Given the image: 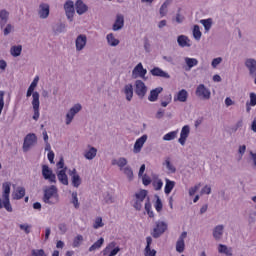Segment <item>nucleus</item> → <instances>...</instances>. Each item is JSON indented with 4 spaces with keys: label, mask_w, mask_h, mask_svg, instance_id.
Wrapping results in <instances>:
<instances>
[{
    "label": "nucleus",
    "mask_w": 256,
    "mask_h": 256,
    "mask_svg": "<svg viewBox=\"0 0 256 256\" xmlns=\"http://www.w3.org/2000/svg\"><path fill=\"white\" fill-rule=\"evenodd\" d=\"M37 83H39V76H36L30 86L28 87L26 97H31L33 98V93H35V88L37 87Z\"/></svg>",
    "instance_id": "29"
},
{
    "label": "nucleus",
    "mask_w": 256,
    "mask_h": 256,
    "mask_svg": "<svg viewBox=\"0 0 256 256\" xmlns=\"http://www.w3.org/2000/svg\"><path fill=\"white\" fill-rule=\"evenodd\" d=\"M165 181L166 184L164 188V193L166 195H169V193H171V191H173V189L175 188V181L169 180V178H166Z\"/></svg>",
    "instance_id": "33"
},
{
    "label": "nucleus",
    "mask_w": 256,
    "mask_h": 256,
    "mask_svg": "<svg viewBox=\"0 0 256 256\" xmlns=\"http://www.w3.org/2000/svg\"><path fill=\"white\" fill-rule=\"evenodd\" d=\"M104 243H105V239L101 237L92 246H90L89 251L93 252V251H97V249H101Z\"/></svg>",
    "instance_id": "35"
},
{
    "label": "nucleus",
    "mask_w": 256,
    "mask_h": 256,
    "mask_svg": "<svg viewBox=\"0 0 256 256\" xmlns=\"http://www.w3.org/2000/svg\"><path fill=\"white\" fill-rule=\"evenodd\" d=\"M157 255V251L155 249L149 248V250H147V248H145V256H156Z\"/></svg>",
    "instance_id": "63"
},
{
    "label": "nucleus",
    "mask_w": 256,
    "mask_h": 256,
    "mask_svg": "<svg viewBox=\"0 0 256 256\" xmlns=\"http://www.w3.org/2000/svg\"><path fill=\"white\" fill-rule=\"evenodd\" d=\"M128 161H127V158L125 157H120L118 159V167L120 169V171H123V169L126 167Z\"/></svg>",
    "instance_id": "48"
},
{
    "label": "nucleus",
    "mask_w": 256,
    "mask_h": 256,
    "mask_svg": "<svg viewBox=\"0 0 256 256\" xmlns=\"http://www.w3.org/2000/svg\"><path fill=\"white\" fill-rule=\"evenodd\" d=\"M201 25H203L205 31H210L213 25V20L211 18L200 20Z\"/></svg>",
    "instance_id": "37"
},
{
    "label": "nucleus",
    "mask_w": 256,
    "mask_h": 256,
    "mask_svg": "<svg viewBox=\"0 0 256 256\" xmlns=\"http://www.w3.org/2000/svg\"><path fill=\"white\" fill-rule=\"evenodd\" d=\"M176 251L178 253H183V251H185V240H177Z\"/></svg>",
    "instance_id": "44"
},
{
    "label": "nucleus",
    "mask_w": 256,
    "mask_h": 256,
    "mask_svg": "<svg viewBox=\"0 0 256 256\" xmlns=\"http://www.w3.org/2000/svg\"><path fill=\"white\" fill-rule=\"evenodd\" d=\"M225 229V226L223 225H217L213 229V237L216 241H220L221 237H223V231Z\"/></svg>",
    "instance_id": "27"
},
{
    "label": "nucleus",
    "mask_w": 256,
    "mask_h": 256,
    "mask_svg": "<svg viewBox=\"0 0 256 256\" xmlns=\"http://www.w3.org/2000/svg\"><path fill=\"white\" fill-rule=\"evenodd\" d=\"M145 211L147 212L148 217H150V218L155 217V214L151 210V201H149V198L145 202Z\"/></svg>",
    "instance_id": "43"
},
{
    "label": "nucleus",
    "mask_w": 256,
    "mask_h": 256,
    "mask_svg": "<svg viewBox=\"0 0 256 256\" xmlns=\"http://www.w3.org/2000/svg\"><path fill=\"white\" fill-rule=\"evenodd\" d=\"M84 157L85 159H88V161L95 159V157H97V148L90 147V149L85 152Z\"/></svg>",
    "instance_id": "32"
},
{
    "label": "nucleus",
    "mask_w": 256,
    "mask_h": 256,
    "mask_svg": "<svg viewBox=\"0 0 256 256\" xmlns=\"http://www.w3.org/2000/svg\"><path fill=\"white\" fill-rule=\"evenodd\" d=\"M76 51H83L87 45V35L80 34L75 40Z\"/></svg>",
    "instance_id": "13"
},
{
    "label": "nucleus",
    "mask_w": 256,
    "mask_h": 256,
    "mask_svg": "<svg viewBox=\"0 0 256 256\" xmlns=\"http://www.w3.org/2000/svg\"><path fill=\"white\" fill-rule=\"evenodd\" d=\"M241 127H243V120H239V121L236 123L235 126H232V127L230 128L229 133H230V134H231V133H237V131H238L239 129H241Z\"/></svg>",
    "instance_id": "47"
},
{
    "label": "nucleus",
    "mask_w": 256,
    "mask_h": 256,
    "mask_svg": "<svg viewBox=\"0 0 256 256\" xmlns=\"http://www.w3.org/2000/svg\"><path fill=\"white\" fill-rule=\"evenodd\" d=\"M156 202L154 204V207L158 213H161L163 211V202L161 201V198L159 195H155Z\"/></svg>",
    "instance_id": "38"
},
{
    "label": "nucleus",
    "mask_w": 256,
    "mask_h": 256,
    "mask_svg": "<svg viewBox=\"0 0 256 256\" xmlns=\"http://www.w3.org/2000/svg\"><path fill=\"white\" fill-rule=\"evenodd\" d=\"M147 134L142 135L138 138L134 144V153H141V149H143V145L147 142Z\"/></svg>",
    "instance_id": "20"
},
{
    "label": "nucleus",
    "mask_w": 256,
    "mask_h": 256,
    "mask_svg": "<svg viewBox=\"0 0 256 256\" xmlns=\"http://www.w3.org/2000/svg\"><path fill=\"white\" fill-rule=\"evenodd\" d=\"M35 144H37V135L35 133L27 134L24 138L23 152L27 153Z\"/></svg>",
    "instance_id": "5"
},
{
    "label": "nucleus",
    "mask_w": 256,
    "mask_h": 256,
    "mask_svg": "<svg viewBox=\"0 0 256 256\" xmlns=\"http://www.w3.org/2000/svg\"><path fill=\"white\" fill-rule=\"evenodd\" d=\"M56 176L59 183H61L62 185H69V177L67 176V166H65V168L62 170H57Z\"/></svg>",
    "instance_id": "14"
},
{
    "label": "nucleus",
    "mask_w": 256,
    "mask_h": 256,
    "mask_svg": "<svg viewBox=\"0 0 256 256\" xmlns=\"http://www.w3.org/2000/svg\"><path fill=\"white\" fill-rule=\"evenodd\" d=\"M105 224H103V218H101V217H98V218H96V220H95V223H94V225H93V228L94 229H99L100 227H103Z\"/></svg>",
    "instance_id": "56"
},
{
    "label": "nucleus",
    "mask_w": 256,
    "mask_h": 256,
    "mask_svg": "<svg viewBox=\"0 0 256 256\" xmlns=\"http://www.w3.org/2000/svg\"><path fill=\"white\" fill-rule=\"evenodd\" d=\"M21 51H23V46H12L10 49V54L12 55V57H19L21 55Z\"/></svg>",
    "instance_id": "36"
},
{
    "label": "nucleus",
    "mask_w": 256,
    "mask_h": 256,
    "mask_svg": "<svg viewBox=\"0 0 256 256\" xmlns=\"http://www.w3.org/2000/svg\"><path fill=\"white\" fill-rule=\"evenodd\" d=\"M245 67L249 71V75H254L256 73V60L253 58H247L244 62Z\"/></svg>",
    "instance_id": "22"
},
{
    "label": "nucleus",
    "mask_w": 256,
    "mask_h": 256,
    "mask_svg": "<svg viewBox=\"0 0 256 256\" xmlns=\"http://www.w3.org/2000/svg\"><path fill=\"white\" fill-rule=\"evenodd\" d=\"M107 43L110 45V47H117L119 45V39H116V37L113 35V33H110L106 36Z\"/></svg>",
    "instance_id": "34"
},
{
    "label": "nucleus",
    "mask_w": 256,
    "mask_h": 256,
    "mask_svg": "<svg viewBox=\"0 0 256 256\" xmlns=\"http://www.w3.org/2000/svg\"><path fill=\"white\" fill-rule=\"evenodd\" d=\"M75 9V2L72 0H67L64 3L65 15L70 23H73V18L75 17Z\"/></svg>",
    "instance_id": "3"
},
{
    "label": "nucleus",
    "mask_w": 256,
    "mask_h": 256,
    "mask_svg": "<svg viewBox=\"0 0 256 256\" xmlns=\"http://www.w3.org/2000/svg\"><path fill=\"white\" fill-rule=\"evenodd\" d=\"M184 61L186 63V66H184L185 71H191L192 67H197V65H199V60H197V58L185 57Z\"/></svg>",
    "instance_id": "23"
},
{
    "label": "nucleus",
    "mask_w": 256,
    "mask_h": 256,
    "mask_svg": "<svg viewBox=\"0 0 256 256\" xmlns=\"http://www.w3.org/2000/svg\"><path fill=\"white\" fill-rule=\"evenodd\" d=\"M124 175H126L128 181H131L133 179V169L131 166H126L124 169H122Z\"/></svg>",
    "instance_id": "40"
},
{
    "label": "nucleus",
    "mask_w": 256,
    "mask_h": 256,
    "mask_svg": "<svg viewBox=\"0 0 256 256\" xmlns=\"http://www.w3.org/2000/svg\"><path fill=\"white\" fill-rule=\"evenodd\" d=\"M177 131H172L163 136V141H173L177 139Z\"/></svg>",
    "instance_id": "41"
},
{
    "label": "nucleus",
    "mask_w": 256,
    "mask_h": 256,
    "mask_svg": "<svg viewBox=\"0 0 256 256\" xmlns=\"http://www.w3.org/2000/svg\"><path fill=\"white\" fill-rule=\"evenodd\" d=\"M189 133H191V128L189 127V125L183 126L180 132V138L178 139V142L180 143V145L182 146L185 145V142L189 137Z\"/></svg>",
    "instance_id": "18"
},
{
    "label": "nucleus",
    "mask_w": 256,
    "mask_h": 256,
    "mask_svg": "<svg viewBox=\"0 0 256 256\" xmlns=\"http://www.w3.org/2000/svg\"><path fill=\"white\" fill-rule=\"evenodd\" d=\"M103 197L104 202L108 205H111V203H113V196L109 192L104 193Z\"/></svg>",
    "instance_id": "54"
},
{
    "label": "nucleus",
    "mask_w": 256,
    "mask_h": 256,
    "mask_svg": "<svg viewBox=\"0 0 256 256\" xmlns=\"http://www.w3.org/2000/svg\"><path fill=\"white\" fill-rule=\"evenodd\" d=\"M196 96L200 99L209 100L211 99V90L206 88L204 84H199L196 88Z\"/></svg>",
    "instance_id": "11"
},
{
    "label": "nucleus",
    "mask_w": 256,
    "mask_h": 256,
    "mask_svg": "<svg viewBox=\"0 0 256 256\" xmlns=\"http://www.w3.org/2000/svg\"><path fill=\"white\" fill-rule=\"evenodd\" d=\"M218 253H223L227 256H233V249L227 247L225 244H219L218 246Z\"/></svg>",
    "instance_id": "31"
},
{
    "label": "nucleus",
    "mask_w": 256,
    "mask_h": 256,
    "mask_svg": "<svg viewBox=\"0 0 256 256\" xmlns=\"http://www.w3.org/2000/svg\"><path fill=\"white\" fill-rule=\"evenodd\" d=\"M7 21H9V11L6 9H2L0 11V27L3 29L5 25H7Z\"/></svg>",
    "instance_id": "26"
},
{
    "label": "nucleus",
    "mask_w": 256,
    "mask_h": 256,
    "mask_svg": "<svg viewBox=\"0 0 256 256\" xmlns=\"http://www.w3.org/2000/svg\"><path fill=\"white\" fill-rule=\"evenodd\" d=\"M55 195H57V186L51 185L46 190H44V197H43L44 203H47L48 205H53V202L51 201V197H54Z\"/></svg>",
    "instance_id": "9"
},
{
    "label": "nucleus",
    "mask_w": 256,
    "mask_h": 256,
    "mask_svg": "<svg viewBox=\"0 0 256 256\" xmlns=\"http://www.w3.org/2000/svg\"><path fill=\"white\" fill-rule=\"evenodd\" d=\"M199 189H201V183L195 185L194 187H191L189 189V195L190 197H193V195H195V193H197V191H199Z\"/></svg>",
    "instance_id": "57"
},
{
    "label": "nucleus",
    "mask_w": 256,
    "mask_h": 256,
    "mask_svg": "<svg viewBox=\"0 0 256 256\" xmlns=\"http://www.w3.org/2000/svg\"><path fill=\"white\" fill-rule=\"evenodd\" d=\"M72 204L75 209H79V198L77 197V192H72Z\"/></svg>",
    "instance_id": "51"
},
{
    "label": "nucleus",
    "mask_w": 256,
    "mask_h": 256,
    "mask_svg": "<svg viewBox=\"0 0 256 256\" xmlns=\"http://www.w3.org/2000/svg\"><path fill=\"white\" fill-rule=\"evenodd\" d=\"M160 15L162 16L167 15V2H164L160 7Z\"/></svg>",
    "instance_id": "62"
},
{
    "label": "nucleus",
    "mask_w": 256,
    "mask_h": 256,
    "mask_svg": "<svg viewBox=\"0 0 256 256\" xmlns=\"http://www.w3.org/2000/svg\"><path fill=\"white\" fill-rule=\"evenodd\" d=\"M119 251H121V248L119 246H117L116 248H114L110 251L108 256H115V255H117V253H119Z\"/></svg>",
    "instance_id": "64"
},
{
    "label": "nucleus",
    "mask_w": 256,
    "mask_h": 256,
    "mask_svg": "<svg viewBox=\"0 0 256 256\" xmlns=\"http://www.w3.org/2000/svg\"><path fill=\"white\" fill-rule=\"evenodd\" d=\"M81 243H83V235H77L73 240V247H81Z\"/></svg>",
    "instance_id": "46"
},
{
    "label": "nucleus",
    "mask_w": 256,
    "mask_h": 256,
    "mask_svg": "<svg viewBox=\"0 0 256 256\" xmlns=\"http://www.w3.org/2000/svg\"><path fill=\"white\" fill-rule=\"evenodd\" d=\"M68 174L71 177L72 185L76 189H79V187L81 186L82 180H81V176L77 174V169L74 168L73 170H69Z\"/></svg>",
    "instance_id": "16"
},
{
    "label": "nucleus",
    "mask_w": 256,
    "mask_h": 256,
    "mask_svg": "<svg viewBox=\"0 0 256 256\" xmlns=\"http://www.w3.org/2000/svg\"><path fill=\"white\" fill-rule=\"evenodd\" d=\"M42 176L49 183H57V175L53 173V170L48 165H42Z\"/></svg>",
    "instance_id": "8"
},
{
    "label": "nucleus",
    "mask_w": 256,
    "mask_h": 256,
    "mask_svg": "<svg viewBox=\"0 0 256 256\" xmlns=\"http://www.w3.org/2000/svg\"><path fill=\"white\" fill-rule=\"evenodd\" d=\"M123 27H125V16L123 14H117L112 29L113 31H121Z\"/></svg>",
    "instance_id": "17"
},
{
    "label": "nucleus",
    "mask_w": 256,
    "mask_h": 256,
    "mask_svg": "<svg viewBox=\"0 0 256 256\" xmlns=\"http://www.w3.org/2000/svg\"><path fill=\"white\" fill-rule=\"evenodd\" d=\"M58 229H59V231H61V233H62L63 235H65V233H67V224H65V223H60V224L58 225Z\"/></svg>",
    "instance_id": "61"
},
{
    "label": "nucleus",
    "mask_w": 256,
    "mask_h": 256,
    "mask_svg": "<svg viewBox=\"0 0 256 256\" xmlns=\"http://www.w3.org/2000/svg\"><path fill=\"white\" fill-rule=\"evenodd\" d=\"M5 91H0V115L3 113V107H5Z\"/></svg>",
    "instance_id": "53"
},
{
    "label": "nucleus",
    "mask_w": 256,
    "mask_h": 256,
    "mask_svg": "<svg viewBox=\"0 0 256 256\" xmlns=\"http://www.w3.org/2000/svg\"><path fill=\"white\" fill-rule=\"evenodd\" d=\"M74 5L76 13H78L79 15H85V13L89 11V7L87 6V4H85V2H83V0H77Z\"/></svg>",
    "instance_id": "21"
},
{
    "label": "nucleus",
    "mask_w": 256,
    "mask_h": 256,
    "mask_svg": "<svg viewBox=\"0 0 256 256\" xmlns=\"http://www.w3.org/2000/svg\"><path fill=\"white\" fill-rule=\"evenodd\" d=\"M165 165H166V169H168V171H169L170 173H176L177 168H175L174 165L171 164V161H170L169 159H167V160L165 161Z\"/></svg>",
    "instance_id": "50"
},
{
    "label": "nucleus",
    "mask_w": 256,
    "mask_h": 256,
    "mask_svg": "<svg viewBox=\"0 0 256 256\" xmlns=\"http://www.w3.org/2000/svg\"><path fill=\"white\" fill-rule=\"evenodd\" d=\"M153 187H154L155 191H161V189L163 188V181L161 179L154 181Z\"/></svg>",
    "instance_id": "52"
},
{
    "label": "nucleus",
    "mask_w": 256,
    "mask_h": 256,
    "mask_svg": "<svg viewBox=\"0 0 256 256\" xmlns=\"http://www.w3.org/2000/svg\"><path fill=\"white\" fill-rule=\"evenodd\" d=\"M31 256H47L43 249H32Z\"/></svg>",
    "instance_id": "49"
},
{
    "label": "nucleus",
    "mask_w": 256,
    "mask_h": 256,
    "mask_svg": "<svg viewBox=\"0 0 256 256\" xmlns=\"http://www.w3.org/2000/svg\"><path fill=\"white\" fill-rule=\"evenodd\" d=\"M23 197H25V189L23 187H18L14 199L19 200L23 199Z\"/></svg>",
    "instance_id": "45"
},
{
    "label": "nucleus",
    "mask_w": 256,
    "mask_h": 256,
    "mask_svg": "<svg viewBox=\"0 0 256 256\" xmlns=\"http://www.w3.org/2000/svg\"><path fill=\"white\" fill-rule=\"evenodd\" d=\"M201 30L199 28V25H194V28H193V37L196 41H201Z\"/></svg>",
    "instance_id": "42"
},
{
    "label": "nucleus",
    "mask_w": 256,
    "mask_h": 256,
    "mask_svg": "<svg viewBox=\"0 0 256 256\" xmlns=\"http://www.w3.org/2000/svg\"><path fill=\"white\" fill-rule=\"evenodd\" d=\"M177 43L179 47H191V40H189V37L185 35L178 36Z\"/></svg>",
    "instance_id": "28"
},
{
    "label": "nucleus",
    "mask_w": 256,
    "mask_h": 256,
    "mask_svg": "<svg viewBox=\"0 0 256 256\" xmlns=\"http://www.w3.org/2000/svg\"><path fill=\"white\" fill-rule=\"evenodd\" d=\"M49 13H51L49 4L41 3L38 8V16L40 19H47L49 17Z\"/></svg>",
    "instance_id": "15"
},
{
    "label": "nucleus",
    "mask_w": 256,
    "mask_h": 256,
    "mask_svg": "<svg viewBox=\"0 0 256 256\" xmlns=\"http://www.w3.org/2000/svg\"><path fill=\"white\" fill-rule=\"evenodd\" d=\"M81 109H83L81 104H75L72 108H70V110L66 114V125H71V122L73 121V119H75V116L77 115V113H79V111H81Z\"/></svg>",
    "instance_id": "10"
},
{
    "label": "nucleus",
    "mask_w": 256,
    "mask_h": 256,
    "mask_svg": "<svg viewBox=\"0 0 256 256\" xmlns=\"http://www.w3.org/2000/svg\"><path fill=\"white\" fill-rule=\"evenodd\" d=\"M151 75L153 77H161L162 79H171V75L164 71L163 69L159 67H154L152 70H150Z\"/></svg>",
    "instance_id": "19"
},
{
    "label": "nucleus",
    "mask_w": 256,
    "mask_h": 256,
    "mask_svg": "<svg viewBox=\"0 0 256 256\" xmlns=\"http://www.w3.org/2000/svg\"><path fill=\"white\" fill-rule=\"evenodd\" d=\"M167 223L163 221H157L151 235L154 239H159L163 233L167 230Z\"/></svg>",
    "instance_id": "6"
},
{
    "label": "nucleus",
    "mask_w": 256,
    "mask_h": 256,
    "mask_svg": "<svg viewBox=\"0 0 256 256\" xmlns=\"http://www.w3.org/2000/svg\"><path fill=\"white\" fill-rule=\"evenodd\" d=\"M19 227H20L21 231L26 233V235H29V233H31V225H29V224H20Z\"/></svg>",
    "instance_id": "55"
},
{
    "label": "nucleus",
    "mask_w": 256,
    "mask_h": 256,
    "mask_svg": "<svg viewBox=\"0 0 256 256\" xmlns=\"http://www.w3.org/2000/svg\"><path fill=\"white\" fill-rule=\"evenodd\" d=\"M66 27L65 23H58L53 27V31L56 34L65 33Z\"/></svg>",
    "instance_id": "39"
},
{
    "label": "nucleus",
    "mask_w": 256,
    "mask_h": 256,
    "mask_svg": "<svg viewBox=\"0 0 256 256\" xmlns=\"http://www.w3.org/2000/svg\"><path fill=\"white\" fill-rule=\"evenodd\" d=\"M250 106L255 107L256 105V94L254 92L250 93Z\"/></svg>",
    "instance_id": "59"
},
{
    "label": "nucleus",
    "mask_w": 256,
    "mask_h": 256,
    "mask_svg": "<svg viewBox=\"0 0 256 256\" xmlns=\"http://www.w3.org/2000/svg\"><path fill=\"white\" fill-rule=\"evenodd\" d=\"M11 31H13V25L7 24L6 27L4 28L3 33L7 37V35H9V33H11Z\"/></svg>",
    "instance_id": "60"
},
{
    "label": "nucleus",
    "mask_w": 256,
    "mask_h": 256,
    "mask_svg": "<svg viewBox=\"0 0 256 256\" xmlns=\"http://www.w3.org/2000/svg\"><path fill=\"white\" fill-rule=\"evenodd\" d=\"M39 105H41V103L39 102V92H34L32 100V107L34 111V115L32 118L34 119V121L39 120Z\"/></svg>",
    "instance_id": "12"
},
{
    "label": "nucleus",
    "mask_w": 256,
    "mask_h": 256,
    "mask_svg": "<svg viewBox=\"0 0 256 256\" xmlns=\"http://www.w3.org/2000/svg\"><path fill=\"white\" fill-rule=\"evenodd\" d=\"M147 69L143 67V64L140 62L138 63L134 69L132 70V79H143V81H147Z\"/></svg>",
    "instance_id": "2"
},
{
    "label": "nucleus",
    "mask_w": 256,
    "mask_h": 256,
    "mask_svg": "<svg viewBox=\"0 0 256 256\" xmlns=\"http://www.w3.org/2000/svg\"><path fill=\"white\" fill-rule=\"evenodd\" d=\"M189 97V92L187 90L182 89L180 90L176 96H174V101H179L180 103L187 102V99Z\"/></svg>",
    "instance_id": "25"
},
{
    "label": "nucleus",
    "mask_w": 256,
    "mask_h": 256,
    "mask_svg": "<svg viewBox=\"0 0 256 256\" xmlns=\"http://www.w3.org/2000/svg\"><path fill=\"white\" fill-rule=\"evenodd\" d=\"M163 93V87H157L150 91V95L148 96V101H151V103H155L157 99H159V94Z\"/></svg>",
    "instance_id": "24"
},
{
    "label": "nucleus",
    "mask_w": 256,
    "mask_h": 256,
    "mask_svg": "<svg viewBox=\"0 0 256 256\" xmlns=\"http://www.w3.org/2000/svg\"><path fill=\"white\" fill-rule=\"evenodd\" d=\"M3 203H2V209H6L8 213H13V206H11V201L9 200V195H11V183L6 182L3 183Z\"/></svg>",
    "instance_id": "1"
},
{
    "label": "nucleus",
    "mask_w": 256,
    "mask_h": 256,
    "mask_svg": "<svg viewBox=\"0 0 256 256\" xmlns=\"http://www.w3.org/2000/svg\"><path fill=\"white\" fill-rule=\"evenodd\" d=\"M222 61H223V58H221V57L214 58V59L212 60V63H211L213 69H217V66H218V65H221V62H222Z\"/></svg>",
    "instance_id": "58"
},
{
    "label": "nucleus",
    "mask_w": 256,
    "mask_h": 256,
    "mask_svg": "<svg viewBox=\"0 0 256 256\" xmlns=\"http://www.w3.org/2000/svg\"><path fill=\"white\" fill-rule=\"evenodd\" d=\"M147 190H140L135 194V202L133 204L134 209L136 211H141L143 209V202L145 201V198L147 197Z\"/></svg>",
    "instance_id": "4"
},
{
    "label": "nucleus",
    "mask_w": 256,
    "mask_h": 256,
    "mask_svg": "<svg viewBox=\"0 0 256 256\" xmlns=\"http://www.w3.org/2000/svg\"><path fill=\"white\" fill-rule=\"evenodd\" d=\"M134 92L137 94L139 99H145V95H147V85L142 80H136L134 84Z\"/></svg>",
    "instance_id": "7"
},
{
    "label": "nucleus",
    "mask_w": 256,
    "mask_h": 256,
    "mask_svg": "<svg viewBox=\"0 0 256 256\" xmlns=\"http://www.w3.org/2000/svg\"><path fill=\"white\" fill-rule=\"evenodd\" d=\"M124 94L126 100L131 101L133 99V84H126L124 86Z\"/></svg>",
    "instance_id": "30"
}]
</instances>
